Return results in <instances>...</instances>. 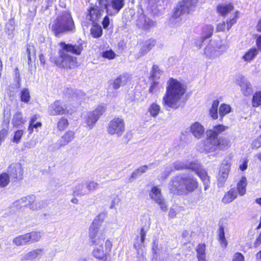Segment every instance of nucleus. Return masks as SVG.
<instances>
[{
    "mask_svg": "<svg viewBox=\"0 0 261 261\" xmlns=\"http://www.w3.org/2000/svg\"><path fill=\"white\" fill-rule=\"evenodd\" d=\"M187 91L186 85L180 80L170 77L166 83V91L162 103L166 109L176 110L181 105Z\"/></svg>",
    "mask_w": 261,
    "mask_h": 261,
    "instance_id": "nucleus-1",
    "label": "nucleus"
},
{
    "mask_svg": "<svg viewBox=\"0 0 261 261\" xmlns=\"http://www.w3.org/2000/svg\"><path fill=\"white\" fill-rule=\"evenodd\" d=\"M61 49L59 51L58 59L51 58V60L57 65L64 68H72L77 66L76 58L69 55L71 53L76 55H80L83 49L82 43L78 44H69L64 42L59 43Z\"/></svg>",
    "mask_w": 261,
    "mask_h": 261,
    "instance_id": "nucleus-2",
    "label": "nucleus"
},
{
    "mask_svg": "<svg viewBox=\"0 0 261 261\" xmlns=\"http://www.w3.org/2000/svg\"><path fill=\"white\" fill-rule=\"evenodd\" d=\"M198 186V183L194 177L189 175H178L172 179L169 188L174 194L186 195L193 192Z\"/></svg>",
    "mask_w": 261,
    "mask_h": 261,
    "instance_id": "nucleus-3",
    "label": "nucleus"
},
{
    "mask_svg": "<svg viewBox=\"0 0 261 261\" xmlns=\"http://www.w3.org/2000/svg\"><path fill=\"white\" fill-rule=\"evenodd\" d=\"M51 28L56 36L72 31L74 27L70 14L67 11L61 13L53 22Z\"/></svg>",
    "mask_w": 261,
    "mask_h": 261,
    "instance_id": "nucleus-4",
    "label": "nucleus"
},
{
    "mask_svg": "<svg viewBox=\"0 0 261 261\" xmlns=\"http://www.w3.org/2000/svg\"><path fill=\"white\" fill-rule=\"evenodd\" d=\"M173 167L176 170H181L184 169H190L195 172L197 175L200 178L204 185V189L206 190L210 185V178L206 172L198 162H191L186 164L181 162H177L173 164Z\"/></svg>",
    "mask_w": 261,
    "mask_h": 261,
    "instance_id": "nucleus-5",
    "label": "nucleus"
},
{
    "mask_svg": "<svg viewBox=\"0 0 261 261\" xmlns=\"http://www.w3.org/2000/svg\"><path fill=\"white\" fill-rule=\"evenodd\" d=\"M102 220L95 219L90 226L89 237L90 242L92 245H97L105 243L106 238L105 229L101 228Z\"/></svg>",
    "mask_w": 261,
    "mask_h": 261,
    "instance_id": "nucleus-6",
    "label": "nucleus"
},
{
    "mask_svg": "<svg viewBox=\"0 0 261 261\" xmlns=\"http://www.w3.org/2000/svg\"><path fill=\"white\" fill-rule=\"evenodd\" d=\"M227 49L226 45L216 44L211 41L204 48L203 55L208 59H214L221 56Z\"/></svg>",
    "mask_w": 261,
    "mask_h": 261,
    "instance_id": "nucleus-7",
    "label": "nucleus"
},
{
    "mask_svg": "<svg viewBox=\"0 0 261 261\" xmlns=\"http://www.w3.org/2000/svg\"><path fill=\"white\" fill-rule=\"evenodd\" d=\"M108 134L121 137L125 132V122L121 117H116L111 120L107 127Z\"/></svg>",
    "mask_w": 261,
    "mask_h": 261,
    "instance_id": "nucleus-8",
    "label": "nucleus"
},
{
    "mask_svg": "<svg viewBox=\"0 0 261 261\" xmlns=\"http://www.w3.org/2000/svg\"><path fill=\"white\" fill-rule=\"evenodd\" d=\"M112 246V241L108 239L105 243L95 245L92 252L93 255L95 258L105 261L111 251Z\"/></svg>",
    "mask_w": 261,
    "mask_h": 261,
    "instance_id": "nucleus-9",
    "label": "nucleus"
},
{
    "mask_svg": "<svg viewBox=\"0 0 261 261\" xmlns=\"http://www.w3.org/2000/svg\"><path fill=\"white\" fill-rule=\"evenodd\" d=\"M105 110L104 106H99L94 110L87 112L84 117V123L86 124V126L89 129H92L105 113Z\"/></svg>",
    "mask_w": 261,
    "mask_h": 261,
    "instance_id": "nucleus-10",
    "label": "nucleus"
},
{
    "mask_svg": "<svg viewBox=\"0 0 261 261\" xmlns=\"http://www.w3.org/2000/svg\"><path fill=\"white\" fill-rule=\"evenodd\" d=\"M99 4L104 6L109 15H114L117 14L123 7L124 0H97Z\"/></svg>",
    "mask_w": 261,
    "mask_h": 261,
    "instance_id": "nucleus-11",
    "label": "nucleus"
},
{
    "mask_svg": "<svg viewBox=\"0 0 261 261\" xmlns=\"http://www.w3.org/2000/svg\"><path fill=\"white\" fill-rule=\"evenodd\" d=\"M198 0H182L175 8L174 16L179 17L185 13H189L195 7Z\"/></svg>",
    "mask_w": 261,
    "mask_h": 261,
    "instance_id": "nucleus-12",
    "label": "nucleus"
},
{
    "mask_svg": "<svg viewBox=\"0 0 261 261\" xmlns=\"http://www.w3.org/2000/svg\"><path fill=\"white\" fill-rule=\"evenodd\" d=\"M196 150L200 152H214L218 150L216 139H207L199 142L196 147Z\"/></svg>",
    "mask_w": 261,
    "mask_h": 261,
    "instance_id": "nucleus-13",
    "label": "nucleus"
},
{
    "mask_svg": "<svg viewBox=\"0 0 261 261\" xmlns=\"http://www.w3.org/2000/svg\"><path fill=\"white\" fill-rule=\"evenodd\" d=\"M149 196L152 200L158 204L161 209L166 211L167 209V204L161 194V191L158 187H153L150 193Z\"/></svg>",
    "mask_w": 261,
    "mask_h": 261,
    "instance_id": "nucleus-14",
    "label": "nucleus"
},
{
    "mask_svg": "<svg viewBox=\"0 0 261 261\" xmlns=\"http://www.w3.org/2000/svg\"><path fill=\"white\" fill-rule=\"evenodd\" d=\"M231 166L230 159H224L222 163L218 175V180L220 182L223 183L227 179Z\"/></svg>",
    "mask_w": 261,
    "mask_h": 261,
    "instance_id": "nucleus-15",
    "label": "nucleus"
},
{
    "mask_svg": "<svg viewBox=\"0 0 261 261\" xmlns=\"http://www.w3.org/2000/svg\"><path fill=\"white\" fill-rule=\"evenodd\" d=\"M66 108L63 102L60 100H56L48 107V113L49 115H61L66 113Z\"/></svg>",
    "mask_w": 261,
    "mask_h": 261,
    "instance_id": "nucleus-16",
    "label": "nucleus"
},
{
    "mask_svg": "<svg viewBox=\"0 0 261 261\" xmlns=\"http://www.w3.org/2000/svg\"><path fill=\"white\" fill-rule=\"evenodd\" d=\"M103 7L104 6L99 4L98 1V5L96 4L91 6L89 10V16L91 21L94 22L98 20L101 17Z\"/></svg>",
    "mask_w": 261,
    "mask_h": 261,
    "instance_id": "nucleus-17",
    "label": "nucleus"
},
{
    "mask_svg": "<svg viewBox=\"0 0 261 261\" xmlns=\"http://www.w3.org/2000/svg\"><path fill=\"white\" fill-rule=\"evenodd\" d=\"M228 128L227 126L223 125H215L213 128L207 130L206 132V137L208 139H217L219 135L225 132Z\"/></svg>",
    "mask_w": 261,
    "mask_h": 261,
    "instance_id": "nucleus-18",
    "label": "nucleus"
},
{
    "mask_svg": "<svg viewBox=\"0 0 261 261\" xmlns=\"http://www.w3.org/2000/svg\"><path fill=\"white\" fill-rule=\"evenodd\" d=\"M190 131L194 137L199 139L203 136L205 129L201 123L196 122L191 125Z\"/></svg>",
    "mask_w": 261,
    "mask_h": 261,
    "instance_id": "nucleus-19",
    "label": "nucleus"
},
{
    "mask_svg": "<svg viewBox=\"0 0 261 261\" xmlns=\"http://www.w3.org/2000/svg\"><path fill=\"white\" fill-rule=\"evenodd\" d=\"M137 25L142 29L147 30L154 25L153 21L149 18L146 17L144 15H140L136 22Z\"/></svg>",
    "mask_w": 261,
    "mask_h": 261,
    "instance_id": "nucleus-20",
    "label": "nucleus"
},
{
    "mask_svg": "<svg viewBox=\"0 0 261 261\" xmlns=\"http://www.w3.org/2000/svg\"><path fill=\"white\" fill-rule=\"evenodd\" d=\"M147 231L144 228H142L140 230V237H137L136 242L134 243V246L135 249L139 253L142 251L143 248L144 247V240Z\"/></svg>",
    "mask_w": 261,
    "mask_h": 261,
    "instance_id": "nucleus-21",
    "label": "nucleus"
},
{
    "mask_svg": "<svg viewBox=\"0 0 261 261\" xmlns=\"http://www.w3.org/2000/svg\"><path fill=\"white\" fill-rule=\"evenodd\" d=\"M155 45V41L154 40L150 39L147 40L141 48L138 56L139 57L145 56L148 53Z\"/></svg>",
    "mask_w": 261,
    "mask_h": 261,
    "instance_id": "nucleus-22",
    "label": "nucleus"
},
{
    "mask_svg": "<svg viewBox=\"0 0 261 261\" xmlns=\"http://www.w3.org/2000/svg\"><path fill=\"white\" fill-rule=\"evenodd\" d=\"M239 86H240L241 92L244 96H248L252 94L253 92L252 85L247 80H243L240 83Z\"/></svg>",
    "mask_w": 261,
    "mask_h": 261,
    "instance_id": "nucleus-23",
    "label": "nucleus"
},
{
    "mask_svg": "<svg viewBox=\"0 0 261 261\" xmlns=\"http://www.w3.org/2000/svg\"><path fill=\"white\" fill-rule=\"evenodd\" d=\"M74 137V133L72 131H67L58 141L60 146H64L70 143Z\"/></svg>",
    "mask_w": 261,
    "mask_h": 261,
    "instance_id": "nucleus-24",
    "label": "nucleus"
},
{
    "mask_svg": "<svg viewBox=\"0 0 261 261\" xmlns=\"http://www.w3.org/2000/svg\"><path fill=\"white\" fill-rule=\"evenodd\" d=\"M218 150H223L229 148L231 145L230 140L225 137L216 139Z\"/></svg>",
    "mask_w": 261,
    "mask_h": 261,
    "instance_id": "nucleus-25",
    "label": "nucleus"
},
{
    "mask_svg": "<svg viewBox=\"0 0 261 261\" xmlns=\"http://www.w3.org/2000/svg\"><path fill=\"white\" fill-rule=\"evenodd\" d=\"M258 51L255 47H252L245 53L242 59L246 62H250L257 55Z\"/></svg>",
    "mask_w": 261,
    "mask_h": 261,
    "instance_id": "nucleus-26",
    "label": "nucleus"
},
{
    "mask_svg": "<svg viewBox=\"0 0 261 261\" xmlns=\"http://www.w3.org/2000/svg\"><path fill=\"white\" fill-rule=\"evenodd\" d=\"M73 193L76 196H84L88 194L86 185L83 184H79L76 185L73 189Z\"/></svg>",
    "mask_w": 261,
    "mask_h": 261,
    "instance_id": "nucleus-27",
    "label": "nucleus"
},
{
    "mask_svg": "<svg viewBox=\"0 0 261 261\" xmlns=\"http://www.w3.org/2000/svg\"><path fill=\"white\" fill-rule=\"evenodd\" d=\"M247 179L246 177L243 176L237 184V191L240 196H243L246 193L247 186Z\"/></svg>",
    "mask_w": 261,
    "mask_h": 261,
    "instance_id": "nucleus-28",
    "label": "nucleus"
},
{
    "mask_svg": "<svg viewBox=\"0 0 261 261\" xmlns=\"http://www.w3.org/2000/svg\"><path fill=\"white\" fill-rule=\"evenodd\" d=\"M44 253V251L43 249H36L33 250L25 255L27 259H34L40 257Z\"/></svg>",
    "mask_w": 261,
    "mask_h": 261,
    "instance_id": "nucleus-29",
    "label": "nucleus"
},
{
    "mask_svg": "<svg viewBox=\"0 0 261 261\" xmlns=\"http://www.w3.org/2000/svg\"><path fill=\"white\" fill-rule=\"evenodd\" d=\"M237 197V193L234 189L230 190L226 193L222 199L224 203H229L232 201Z\"/></svg>",
    "mask_w": 261,
    "mask_h": 261,
    "instance_id": "nucleus-30",
    "label": "nucleus"
},
{
    "mask_svg": "<svg viewBox=\"0 0 261 261\" xmlns=\"http://www.w3.org/2000/svg\"><path fill=\"white\" fill-rule=\"evenodd\" d=\"M161 111V107L155 102L152 103L148 108V112L153 117H156Z\"/></svg>",
    "mask_w": 261,
    "mask_h": 261,
    "instance_id": "nucleus-31",
    "label": "nucleus"
},
{
    "mask_svg": "<svg viewBox=\"0 0 261 261\" xmlns=\"http://www.w3.org/2000/svg\"><path fill=\"white\" fill-rule=\"evenodd\" d=\"M218 238L220 245L222 247H226L227 245V241L225 239L224 228L220 226L218 229Z\"/></svg>",
    "mask_w": 261,
    "mask_h": 261,
    "instance_id": "nucleus-32",
    "label": "nucleus"
},
{
    "mask_svg": "<svg viewBox=\"0 0 261 261\" xmlns=\"http://www.w3.org/2000/svg\"><path fill=\"white\" fill-rule=\"evenodd\" d=\"M127 80L128 77L126 75L123 74L120 75L115 80L113 83L114 88L118 89L121 86L125 84Z\"/></svg>",
    "mask_w": 261,
    "mask_h": 261,
    "instance_id": "nucleus-33",
    "label": "nucleus"
},
{
    "mask_svg": "<svg viewBox=\"0 0 261 261\" xmlns=\"http://www.w3.org/2000/svg\"><path fill=\"white\" fill-rule=\"evenodd\" d=\"M219 103V102L218 100H214L210 110V115L213 119H217L218 118V107Z\"/></svg>",
    "mask_w": 261,
    "mask_h": 261,
    "instance_id": "nucleus-34",
    "label": "nucleus"
},
{
    "mask_svg": "<svg viewBox=\"0 0 261 261\" xmlns=\"http://www.w3.org/2000/svg\"><path fill=\"white\" fill-rule=\"evenodd\" d=\"M213 31L214 29L212 25H206L204 26L202 29V38L204 39L210 38L212 35Z\"/></svg>",
    "mask_w": 261,
    "mask_h": 261,
    "instance_id": "nucleus-35",
    "label": "nucleus"
},
{
    "mask_svg": "<svg viewBox=\"0 0 261 261\" xmlns=\"http://www.w3.org/2000/svg\"><path fill=\"white\" fill-rule=\"evenodd\" d=\"M35 200V196L33 195L27 196L20 199L18 202L21 206L29 205L30 202H33Z\"/></svg>",
    "mask_w": 261,
    "mask_h": 261,
    "instance_id": "nucleus-36",
    "label": "nucleus"
},
{
    "mask_svg": "<svg viewBox=\"0 0 261 261\" xmlns=\"http://www.w3.org/2000/svg\"><path fill=\"white\" fill-rule=\"evenodd\" d=\"M231 108L229 105L225 103L221 104L220 106L219 113L220 117L222 118L231 112Z\"/></svg>",
    "mask_w": 261,
    "mask_h": 261,
    "instance_id": "nucleus-37",
    "label": "nucleus"
},
{
    "mask_svg": "<svg viewBox=\"0 0 261 261\" xmlns=\"http://www.w3.org/2000/svg\"><path fill=\"white\" fill-rule=\"evenodd\" d=\"M252 105L253 107L261 106V91L256 92L252 97Z\"/></svg>",
    "mask_w": 261,
    "mask_h": 261,
    "instance_id": "nucleus-38",
    "label": "nucleus"
},
{
    "mask_svg": "<svg viewBox=\"0 0 261 261\" xmlns=\"http://www.w3.org/2000/svg\"><path fill=\"white\" fill-rule=\"evenodd\" d=\"M102 33V30L100 25L94 24L91 29V34L94 38L100 37Z\"/></svg>",
    "mask_w": 261,
    "mask_h": 261,
    "instance_id": "nucleus-39",
    "label": "nucleus"
},
{
    "mask_svg": "<svg viewBox=\"0 0 261 261\" xmlns=\"http://www.w3.org/2000/svg\"><path fill=\"white\" fill-rule=\"evenodd\" d=\"M20 99L21 101L28 103L31 99L30 92L27 88L23 89L20 92Z\"/></svg>",
    "mask_w": 261,
    "mask_h": 261,
    "instance_id": "nucleus-40",
    "label": "nucleus"
},
{
    "mask_svg": "<svg viewBox=\"0 0 261 261\" xmlns=\"http://www.w3.org/2000/svg\"><path fill=\"white\" fill-rule=\"evenodd\" d=\"M233 9V6L229 4L227 5H221L218 7V11L222 15H226L227 13L231 11Z\"/></svg>",
    "mask_w": 261,
    "mask_h": 261,
    "instance_id": "nucleus-41",
    "label": "nucleus"
},
{
    "mask_svg": "<svg viewBox=\"0 0 261 261\" xmlns=\"http://www.w3.org/2000/svg\"><path fill=\"white\" fill-rule=\"evenodd\" d=\"M10 182V176L6 173H3L0 175V187H6Z\"/></svg>",
    "mask_w": 261,
    "mask_h": 261,
    "instance_id": "nucleus-42",
    "label": "nucleus"
},
{
    "mask_svg": "<svg viewBox=\"0 0 261 261\" xmlns=\"http://www.w3.org/2000/svg\"><path fill=\"white\" fill-rule=\"evenodd\" d=\"M30 242H38L41 239V233L39 231H32L28 233Z\"/></svg>",
    "mask_w": 261,
    "mask_h": 261,
    "instance_id": "nucleus-43",
    "label": "nucleus"
},
{
    "mask_svg": "<svg viewBox=\"0 0 261 261\" xmlns=\"http://www.w3.org/2000/svg\"><path fill=\"white\" fill-rule=\"evenodd\" d=\"M27 53H28V63L30 64L32 62V59H35V50L34 47L30 44L28 45L27 49Z\"/></svg>",
    "mask_w": 261,
    "mask_h": 261,
    "instance_id": "nucleus-44",
    "label": "nucleus"
},
{
    "mask_svg": "<svg viewBox=\"0 0 261 261\" xmlns=\"http://www.w3.org/2000/svg\"><path fill=\"white\" fill-rule=\"evenodd\" d=\"M86 188L88 190V194L93 192L96 190L99 187V184L95 181H91L86 183Z\"/></svg>",
    "mask_w": 261,
    "mask_h": 261,
    "instance_id": "nucleus-45",
    "label": "nucleus"
},
{
    "mask_svg": "<svg viewBox=\"0 0 261 261\" xmlns=\"http://www.w3.org/2000/svg\"><path fill=\"white\" fill-rule=\"evenodd\" d=\"M29 207L30 209L37 211L43 207V202L42 201H36V199L33 202H30Z\"/></svg>",
    "mask_w": 261,
    "mask_h": 261,
    "instance_id": "nucleus-46",
    "label": "nucleus"
},
{
    "mask_svg": "<svg viewBox=\"0 0 261 261\" xmlns=\"http://www.w3.org/2000/svg\"><path fill=\"white\" fill-rule=\"evenodd\" d=\"M120 202V198L117 195H112L109 199V208L113 209Z\"/></svg>",
    "mask_w": 261,
    "mask_h": 261,
    "instance_id": "nucleus-47",
    "label": "nucleus"
},
{
    "mask_svg": "<svg viewBox=\"0 0 261 261\" xmlns=\"http://www.w3.org/2000/svg\"><path fill=\"white\" fill-rule=\"evenodd\" d=\"M68 125V120L64 118L61 117L57 123L58 129L60 130L65 129Z\"/></svg>",
    "mask_w": 261,
    "mask_h": 261,
    "instance_id": "nucleus-48",
    "label": "nucleus"
},
{
    "mask_svg": "<svg viewBox=\"0 0 261 261\" xmlns=\"http://www.w3.org/2000/svg\"><path fill=\"white\" fill-rule=\"evenodd\" d=\"M148 170V167L146 165L142 166L135 171L131 175V178H136L138 175L146 172Z\"/></svg>",
    "mask_w": 261,
    "mask_h": 261,
    "instance_id": "nucleus-49",
    "label": "nucleus"
},
{
    "mask_svg": "<svg viewBox=\"0 0 261 261\" xmlns=\"http://www.w3.org/2000/svg\"><path fill=\"white\" fill-rule=\"evenodd\" d=\"M162 71L159 69V66L154 65L152 66L151 72V76L152 78L159 79L162 74Z\"/></svg>",
    "mask_w": 261,
    "mask_h": 261,
    "instance_id": "nucleus-50",
    "label": "nucleus"
},
{
    "mask_svg": "<svg viewBox=\"0 0 261 261\" xmlns=\"http://www.w3.org/2000/svg\"><path fill=\"white\" fill-rule=\"evenodd\" d=\"M29 242H30V240L28 233L17 237V244L25 245Z\"/></svg>",
    "mask_w": 261,
    "mask_h": 261,
    "instance_id": "nucleus-51",
    "label": "nucleus"
},
{
    "mask_svg": "<svg viewBox=\"0 0 261 261\" xmlns=\"http://www.w3.org/2000/svg\"><path fill=\"white\" fill-rule=\"evenodd\" d=\"M15 21L14 19L9 20V22L6 24V30L8 31L9 34H13L15 31Z\"/></svg>",
    "mask_w": 261,
    "mask_h": 261,
    "instance_id": "nucleus-52",
    "label": "nucleus"
},
{
    "mask_svg": "<svg viewBox=\"0 0 261 261\" xmlns=\"http://www.w3.org/2000/svg\"><path fill=\"white\" fill-rule=\"evenodd\" d=\"M239 17V12L236 11L234 13V16L232 18H230L229 20L227 21V30H229L231 26L236 23L237 19Z\"/></svg>",
    "mask_w": 261,
    "mask_h": 261,
    "instance_id": "nucleus-53",
    "label": "nucleus"
},
{
    "mask_svg": "<svg viewBox=\"0 0 261 261\" xmlns=\"http://www.w3.org/2000/svg\"><path fill=\"white\" fill-rule=\"evenodd\" d=\"M231 261H245V256L241 252H236L232 254Z\"/></svg>",
    "mask_w": 261,
    "mask_h": 261,
    "instance_id": "nucleus-54",
    "label": "nucleus"
},
{
    "mask_svg": "<svg viewBox=\"0 0 261 261\" xmlns=\"http://www.w3.org/2000/svg\"><path fill=\"white\" fill-rule=\"evenodd\" d=\"M251 147L252 149H257L261 147V135L252 141Z\"/></svg>",
    "mask_w": 261,
    "mask_h": 261,
    "instance_id": "nucleus-55",
    "label": "nucleus"
},
{
    "mask_svg": "<svg viewBox=\"0 0 261 261\" xmlns=\"http://www.w3.org/2000/svg\"><path fill=\"white\" fill-rule=\"evenodd\" d=\"M205 245L204 244H199L196 248L197 256L205 255Z\"/></svg>",
    "mask_w": 261,
    "mask_h": 261,
    "instance_id": "nucleus-56",
    "label": "nucleus"
},
{
    "mask_svg": "<svg viewBox=\"0 0 261 261\" xmlns=\"http://www.w3.org/2000/svg\"><path fill=\"white\" fill-rule=\"evenodd\" d=\"M102 57L108 59H113L115 57V54L112 50L103 52Z\"/></svg>",
    "mask_w": 261,
    "mask_h": 261,
    "instance_id": "nucleus-57",
    "label": "nucleus"
},
{
    "mask_svg": "<svg viewBox=\"0 0 261 261\" xmlns=\"http://www.w3.org/2000/svg\"><path fill=\"white\" fill-rule=\"evenodd\" d=\"M152 79V82L151 84L150 87L149 89V91L150 93H153L159 84V82L156 81L157 79Z\"/></svg>",
    "mask_w": 261,
    "mask_h": 261,
    "instance_id": "nucleus-58",
    "label": "nucleus"
},
{
    "mask_svg": "<svg viewBox=\"0 0 261 261\" xmlns=\"http://www.w3.org/2000/svg\"><path fill=\"white\" fill-rule=\"evenodd\" d=\"M41 126L42 124L40 122H37L34 123V125H29V130L30 131V133H32L33 128H38V127H41Z\"/></svg>",
    "mask_w": 261,
    "mask_h": 261,
    "instance_id": "nucleus-59",
    "label": "nucleus"
},
{
    "mask_svg": "<svg viewBox=\"0 0 261 261\" xmlns=\"http://www.w3.org/2000/svg\"><path fill=\"white\" fill-rule=\"evenodd\" d=\"M40 118V115L35 114L33 115L31 119L30 122V125H34V123H35L37 122V120H38Z\"/></svg>",
    "mask_w": 261,
    "mask_h": 261,
    "instance_id": "nucleus-60",
    "label": "nucleus"
},
{
    "mask_svg": "<svg viewBox=\"0 0 261 261\" xmlns=\"http://www.w3.org/2000/svg\"><path fill=\"white\" fill-rule=\"evenodd\" d=\"M102 24L104 29L107 28L109 26L110 24V19L108 16L104 17Z\"/></svg>",
    "mask_w": 261,
    "mask_h": 261,
    "instance_id": "nucleus-61",
    "label": "nucleus"
},
{
    "mask_svg": "<svg viewBox=\"0 0 261 261\" xmlns=\"http://www.w3.org/2000/svg\"><path fill=\"white\" fill-rule=\"evenodd\" d=\"M256 45L257 47V51L259 50L261 52V35L258 36L256 38Z\"/></svg>",
    "mask_w": 261,
    "mask_h": 261,
    "instance_id": "nucleus-62",
    "label": "nucleus"
},
{
    "mask_svg": "<svg viewBox=\"0 0 261 261\" xmlns=\"http://www.w3.org/2000/svg\"><path fill=\"white\" fill-rule=\"evenodd\" d=\"M225 25L226 24L224 22L219 23L217 27V31L218 32L224 31Z\"/></svg>",
    "mask_w": 261,
    "mask_h": 261,
    "instance_id": "nucleus-63",
    "label": "nucleus"
},
{
    "mask_svg": "<svg viewBox=\"0 0 261 261\" xmlns=\"http://www.w3.org/2000/svg\"><path fill=\"white\" fill-rule=\"evenodd\" d=\"M247 168V161H244L243 163L240 165L239 168L242 171H244Z\"/></svg>",
    "mask_w": 261,
    "mask_h": 261,
    "instance_id": "nucleus-64",
    "label": "nucleus"
}]
</instances>
